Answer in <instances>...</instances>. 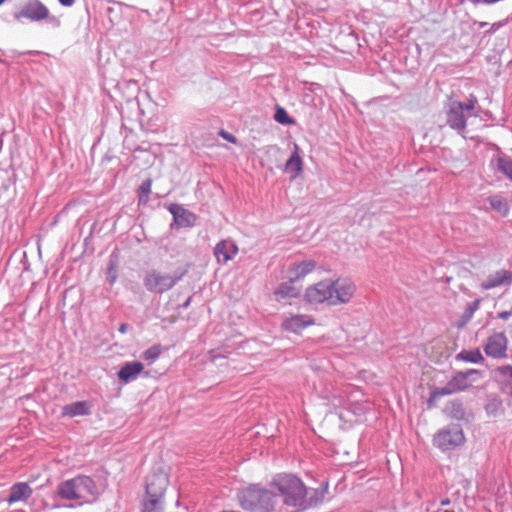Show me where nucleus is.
<instances>
[{"instance_id":"f3484780","label":"nucleus","mask_w":512,"mask_h":512,"mask_svg":"<svg viewBox=\"0 0 512 512\" xmlns=\"http://www.w3.org/2000/svg\"><path fill=\"white\" fill-rule=\"evenodd\" d=\"M91 413V404L87 401H76L62 407L63 417L86 416Z\"/></svg>"},{"instance_id":"473e14b6","label":"nucleus","mask_w":512,"mask_h":512,"mask_svg":"<svg viewBox=\"0 0 512 512\" xmlns=\"http://www.w3.org/2000/svg\"><path fill=\"white\" fill-rule=\"evenodd\" d=\"M479 306H480L479 299L469 303L468 307L465 310V316L468 319L472 318L473 314L479 309Z\"/></svg>"},{"instance_id":"37998d69","label":"nucleus","mask_w":512,"mask_h":512,"mask_svg":"<svg viewBox=\"0 0 512 512\" xmlns=\"http://www.w3.org/2000/svg\"><path fill=\"white\" fill-rule=\"evenodd\" d=\"M450 503H451V500L447 497L440 500L441 506H446V505H449Z\"/></svg>"},{"instance_id":"0eeeda50","label":"nucleus","mask_w":512,"mask_h":512,"mask_svg":"<svg viewBox=\"0 0 512 512\" xmlns=\"http://www.w3.org/2000/svg\"><path fill=\"white\" fill-rule=\"evenodd\" d=\"M480 372L476 369H468L466 371H460L455 373L451 379L443 387L435 388L428 403H431L433 399L440 398L442 396L451 395L460 391H464L472 385L475 379L471 376L479 375Z\"/></svg>"},{"instance_id":"4468645a","label":"nucleus","mask_w":512,"mask_h":512,"mask_svg":"<svg viewBox=\"0 0 512 512\" xmlns=\"http://www.w3.org/2000/svg\"><path fill=\"white\" fill-rule=\"evenodd\" d=\"M512 284V271L500 269L494 273H491L487 278L480 284L482 290H490L502 285Z\"/></svg>"},{"instance_id":"f704fd0d","label":"nucleus","mask_w":512,"mask_h":512,"mask_svg":"<svg viewBox=\"0 0 512 512\" xmlns=\"http://www.w3.org/2000/svg\"><path fill=\"white\" fill-rule=\"evenodd\" d=\"M508 23V19L500 20L498 22H494L490 28L485 32V35H492L500 28L504 27Z\"/></svg>"},{"instance_id":"f8f14e48","label":"nucleus","mask_w":512,"mask_h":512,"mask_svg":"<svg viewBox=\"0 0 512 512\" xmlns=\"http://www.w3.org/2000/svg\"><path fill=\"white\" fill-rule=\"evenodd\" d=\"M315 322L314 318L304 314H290L285 316L282 321V328L288 332L300 333L308 326L313 325Z\"/></svg>"},{"instance_id":"cd10ccee","label":"nucleus","mask_w":512,"mask_h":512,"mask_svg":"<svg viewBox=\"0 0 512 512\" xmlns=\"http://www.w3.org/2000/svg\"><path fill=\"white\" fill-rule=\"evenodd\" d=\"M117 87L120 90L126 89L128 91V95H127V99L128 100L130 98L136 97V95H137V93L139 91L138 82L135 81V80H124V81H121V82H119L117 84Z\"/></svg>"},{"instance_id":"aec40b11","label":"nucleus","mask_w":512,"mask_h":512,"mask_svg":"<svg viewBox=\"0 0 512 512\" xmlns=\"http://www.w3.org/2000/svg\"><path fill=\"white\" fill-rule=\"evenodd\" d=\"M32 494V490L30 486L25 482H19L14 484L10 488V493L8 495L7 501L12 504L18 501L27 500Z\"/></svg>"},{"instance_id":"a211bd4d","label":"nucleus","mask_w":512,"mask_h":512,"mask_svg":"<svg viewBox=\"0 0 512 512\" xmlns=\"http://www.w3.org/2000/svg\"><path fill=\"white\" fill-rule=\"evenodd\" d=\"M299 146L294 144V150L285 164V172L295 179L303 170V160L299 154Z\"/></svg>"},{"instance_id":"58836bf2","label":"nucleus","mask_w":512,"mask_h":512,"mask_svg":"<svg viewBox=\"0 0 512 512\" xmlns=\"http://www.w3.org/2000/svg\"><path fill=\"white\" fill-rule=\"evenodd\" d=\"M511 316H512L511 311H502L497 314V318L502 319V320H507Z\"/></svg>"},{"instance_id":"b1692460","label":"nucleus","mask_w":512,"mask_h":512,"mask_svg":"<svg viewBox=\"0 0 512 512\" xmlns=\"http://www.w3.org/2000/svg\"><path fill=\"white\" fill-rule=\"evenodd\" d=\"M487 201L489 202L491 208L499 212L502 216L508 215L509 206L501 195L490 196L488 197Z\"/></svg>"},{"instance_id":"dca6fc26","label":"nucleus","mask_w":512,"mask_h":512,"mask_svg":"<svg viewBox=\"0 0 512 512\" xmlns=\"http://www.w3.org/2000/svg\"><path fill=\"white\" fill-rule=\"evenodd\" d=\"M238 253L237 245L231 240H222L214 248V256L217 262L225 264Z\"/></svg>"},{"instance_id":"5701e85b","label":"nucleus","mask_w":512,"mask_h":512,"mask_svg":"<svg viewBox=\"0 0 512 512\" xmlns=\"http://www.w3.org/2000/svg\"><path fill=\"white\" fill-rule=\"evenodd\" d=\"M165 497L159 495H145L142 503V512H164Z\"/></svg>"},{"instance_id":"f257e3e1","label":"nucleus","mask_w":512,"mask_h":512,"mask_svg":"<svg viewBox=\"0 0 512 512\" xmlns=\"http://www.w3.org/2000/svg\"><path fill=\"white\" fill-rule=\"evenodd\" d=\"M356 291L355 284L349 278L323 280L309 286L304 294L310 304L327 303L336 306L348 303Z\"/></svg>"},{"instance_id":"49530a36","label":"nucleus","mask_w":512,"mask_h":512,"mask_svg":"<svg viewBox=\"0 0 512 512\" xmlns=\"http://www.w3.org/2000/svg\"><path fill=\"white\" fill-rule=\"evenodd\" d=\"M5 2V0H0V5H2Z\"/></svg>"},{"instance_id":"72a5a7b5","label":"nucleus","mask_w":512,"mask_h":512,"mask_svg":"<svg viewBox=\"0 0 512 512\" xmlns=\"http://www.w3.org/2000/svg\"><path fill=\"white\" fill-rule=\"evenodd\" d=\"M497 373L503 378L510 379L512 381V366L504 365L497 368Z\"/></svg>"},{"instance_id":"412c9836","label":"nucleus","mask_w":512,"mask_h":512,"mask_svg":"<svg viewBox=\"0 0 512 512\" xmlns=\"http://www.w3.org/2000/svg\"><path fill=\"white\" fill-rule=\"evenodd\" d=\"M295 282L296 281H291L290 277H288L287 281L279 284L274 291L277 300L298 297L300 295V288L294 285Z\"/></svg>"},{"instance_id":"4be33fe9","label":"nucleus","mask_w":512,"mask_h":512,"mask_svg":"<svg viewBox=\"0 0 512 512\" xmlns=\"http://www.w3.org/2000/svg\"><path fill=\"white\" fill-rule=\"evenodd\" d=\"M492 162H495L496 171L503 174L512 182V157L500 153Z\"/></svg>"},{"instance_id":"9b49d317","label":"nucleus","mask_w":512,"mask_h":512,"mask_svg":"<svg viewBox=\"0 0 512 512\" xmlns=\"http://www.w3.org/2000/svg\"><path fill=\"white\" fill-rule=\"evenodd\" d=\"M169 485V478L166 473L159 471L149 475L146 479V495H159L165 497L166 489Z\"/></svg>"},{"instance_id":"6ab92c4d","label":"nucleus","mask_w":512,"mask_h":512,"mask_svg":"<svg viewBox=\"0 0 512 512\" xmlns=\"http://www.w3.org/2000/svg\"><path fill=\"white\" fill-rule=\"evenodd\" d=\"M143 368L144 366L141 362H127L120 368L117 375L121 381L128 383L134 380Z\"/></svg>"},{"instance_id":"c756f323","label":"nucleus","mask_w":512,"mask_h":512,"mask_svg":"<svg viewBox=\"0 0 512 512\" xmlns=\"http://www.w3.org/2000/svg\"><path fill=\"white\" fill-rule=\"evenodd\" d=\"M274 119L275 121L282 125H291L295 123V120L288 115L287 111L284 108L280 106H277L276 108Z\"/></svg>"},{"instance_id":"f03ea898","label":"nucleus","mask_w":512,"mask_h":512,"mask_svg":"<svg viewBox=\"0 0 512 512\" xmlns=\"http://www.w3.org/2000/svg\"><path fill=\"white\" fill-rule=\"evenodd\" d=\"M240 506L251 512H270L278 501V495L260 484H250L237 493Z\"/></svg>"},{"instance_id":"4c0bfd02","label":"nucleus","mask_w":512,"mask_h":512,"mask_svg":"<svg viewBox=\"0 0 512 512\" xmlns=\"http://www.w3.org/2000/svg\"><path fill=\"white\" fill-rule=\"evenodd\" d=\"M219 135H220L223 139H225V140H227V141H229V142H231V143H236V141H237V139H236V137H235V136H233L231 133H229V132H227V131H225V130H221V131H220V133H219Z\"/></svg>"},{"instance_id":"423d86ee","label":"nucleus","mask_w":512,"mask_h":512,"mask_svg":"<svg viewBox=\"0 0 512 512\" xmlns=\"http://www.w3.org/2000/svg\"><path fill=\"white\" fill-rule=\"evenodd\" d=\"M187 273V270L164 274L157 270L148 271L144 277L145 288L152 293L163 294L172 289Z\"/></svg>"},{"instance_id":"9d476101","label":"nucleus","mask_w":512,"mask_h":512,"mask_svg":"<svg viewBox=\"0 0 512 512\" xmlns=\"http://www.w3.org/2000/svg\"><path fill=\"white\" fill-rule=\"evenodd\" d=\"M508 338L504 332H495L487 338L483 346L485 354L494 359L507 357Z\"/></svg>"},{"instance_id":"c9c22d12","label":"nucleus","mask_w":512,"mask_h":512,"mask_svg":"<svg viewBox=\"0 0 512 512\" xmlns=\"http://www.w3.org/2000/svg\"><path fill=\"white\" fill-rule=\"evenodd\" d=\"M117 279V273H116V264L113 261H110L109 267H108V281L110 284H113Z\"/></svg>"},{"instance_id":"a878e982","label":"nucleus","mask_w":512,"mask_h":512,"mask_svg":"<svg viewBox=\"0 0 512 512\" xmlns=\"http://www.w3.org/2000/svg\"><path fill=\"white\" fill-rule=\"evenodd\" d=\"M327 488H328V483H325L323 488L314 489L312 494L308 498L306 497L305 508L316 506L319 503H321L322 500L324 499V495H325Z\"/></svg>"},{"instance_id":"bb28decb","label":"nucleus","mask_w":512,"mask_h":512,"mask_svg":"<svg viewBox=\"0 0 512 512\" xmlns=\"http://www.w3.org/2000/svg\"><path fill=\"white\" fill-rule=\"evenodd\" d=\"M152 180L146 179L144 180L138 189V202L139 205H145L149 201V196L151 193Z\"/></svg>"},{"instance_id":"7c9ffc66","label":"nucleus","mask_w":512,"mask_h":512,"mask_svg":"<svg viewBox=\"0 0 512 512\" xmlns=\"http://www.w3.org/2000/svg\"><path fill=\"white\" fill-rule=\"evenodd\" d=\"M161 352H162L161 345H159V344L153 345L143 352V358L146 361L154 362L156 359H158Z\"/></svg>"},{"instance_id":"39448f33","label":"nucleus","mask_w":512,"mask_h":512,"mask_svg":"<svg viewBox=\"0 0 512 512\" xmlns=\"http://www.w3.org/2000/svg\"><path fill=\"white\" fill-rule=\"evenodd\" d=\"M478 104V99L475 95L470 94L467 102L453 100L449 103L446 110V123L447 125L462 134L466 130L467 119L470 116H476L473 111Z\"/></svg>"},{"instance_id":"a19ab883","label":"nucleus","mask_w":512,"mask_h":512,"mask_svg":"<svg viewBox=\"0 0 512 512\" xmlns=\"http://www.w3.org/2000/svg\"><path fill=\"white\" fill-rule=\"evenodd\" d=\"M191 301H192V296H189V297L185 300V302H183V303L180 305V308H182V309H186V308H188V307L190 306V304H191Z\"/></svg>"},{"instance_id":"20e7f679","label":"nucleus","mask_w":512,"mask_h":512,"mask_svg":"<svg viewBox=\"0 0 512 512\" xmlns=\"http://www.w3.org/2000/svg\"><path fill=\"white\" fill-rule=\"evenodd\" d=\"M271 485L277 488L286 505L305 509L307 489L300 478L292 474H277Z\"/></svg>"},{"instance_id":"2f4dec72","label":"nucleus","mask_w":512,"mask_h":512,"mask_svg":"<svg viewBox=\"0 0 512 512\" xmlns=\"http://www.w3.org/2000/svg\"><path fill=\"white\" fill-rule=\"evenodd\" d=\"M451 416L456 419H463L465 416V409L461 401L455 400L450 403Z\"/></svg>"},{"instance_id":"e433bc0d","label":"nucleus","mask_w":512,"mask_h":512,"mask_svg":"<svg viewBox=\"0 0 512 512\" xmlns=\"http://www.w3.org/2000/svg\"><path fill=\"white\" fill-rule=\"evenodd\" d=\"M47 23L54 29L59 28L61 26L60 19L55 15H50V12L48 11V17H45Z\"/></svg>"},{"instance_id":"393cba45","label":"nucleus","mask_w":512,"mask_h":512,"mask_svg":"<svg viewBox=\"0 0 512 512\" xmlns=\"http://www.w3.org/2000/svg\"><path fill=\"white\" fill-rule=\"evenodd\" d=\"M457 359H461L470 363H481L484 361V357L479 349L474 350H463L457 355Z\"/></svg>"},{"instance_id":"a18cd8bd","label":"nucleus","mask_w":512,"mask_h":512,"mask_svg":"<svg viewBox=\"0 0 512 512\" xmlns=\"http://www.w3.org/2000/svg\"><path fill=\"white\" fill-rule=\"evenodd\" d=\"M435 512H455L453 509H445V510H442V509H438L437 511Z\"/></svg>"},{"instance_id":"6e6552de","label":"nucleus","mask_w":512,"mask_h":512,"mask_svg":"<svg viewBox=\"0 0 512 512\" xmlns=\"http://www.w3.org/2000/svg\"><path fill=\"white\" fill-rule=\"evenodd\" d=\"M465 441L462 428L458 424H450L438 431L433 444L442 451H450L461 446Z\"/></svg>"},{"instance_id":"1a4fd4ad","label":"nucleus","mask_w":512,"mask_h":512,"mask_svg":"<svg viewBox=\"0 0 512 512\" xmlns=\"http://www.w3.org/2000/svg\"><path fill=\"white\" fill-rule=\"evenodd\" d=\"M48 17V8L40 0H27L21 9L14 13L16 20L22 18L31 22H39Z\"/></svg>"},{"instance_id":"ea45409f","label":"nucleus","mask_w":512,"mask_h":512,"mask_svg":"<svg viewBox=\"0 0 512 512\" xmlns=\"http://www.w3.org/2000/svg\"><path fill=\"white\" fill-rule=\"evenodd\" d=\"M62 6L71 7L74 5L75 0H58Z\"/></svg>"},{"instance_id":"c03bdc74","label":"nucleus","mask_w":512,"mask_h":512,"mask_svg":"<svg viewBox=\"0 0 512 512\" xmlns=\"http://www.w3.org/2000/svg\"><path fill=\"white\" fill-rule=\"evenodd\" d=\"M474 24L478 25L480 28L488 26V23L484 21H475Z\"/></svg>"},{"instance_id":"c85d7f7f","label":"nucleus","mask_w":512,"mask_h":512,"mask_svg":"<svg viewBox=\"0 0 512 512\" xmlns=\"http://www.w3.org/2000/svg\"><path fill=\"white\" fill-rule=\"evenodd\" d=\"M485 410L488 415L496 416L502 410V401L496 397L489 398L485 405Z\"/></svg>"},{"instance_id":"79ce46f5","label":"nucleus","mask_w":512,"mask_h":512,"mask_svg":"<svg viewBox=\"0 0 512 512\" xmlns=\"http://www.w3.org/2000/svg\"><path fill=\"white\" fill-rule=\"evenodd\" d=\"M128 328H129L128 324H126V323H122V324L119 326V329H118V330H119V332H121V333H126V332L128 331Z\"/></svg>"},{"instance_id":"ddd939ff","label":"nucleus","mask_w":512,"mask_h":512,"mask_svg":"<svg viewBox=\"0 0 512 512\" xmlns=\"http://www.w3.org/2000/svg\"><path fill=\"white\" fill-rule=\"evenodd\" d=\"M168 211L172 214L173 222L178 228L192 227L196 222V215L180 204H170Z\"/></svg>"},{"instance_id":"2eb2a0df","label":"nucleus","mask_w":512,"mask_h":512,"mask_svg":"<svg viewBox=\"0 0 512 512\" xmlns=\"http://www.w3.org/2000/svg\"><path fill=\"white\" fill-rule=\"evenodd\" d=\"M315 268L316 262L311 259L295 262L289 266L287 276L291 281H298L313 272Z\"/></svg>"},{"instance_id":"7ed1b4c3","label":"nucleus","mask_w":512,"mask_h":512,"mask_svg":"<svg viewBox=\"0 0 512 512\" xmlns=\"http://www.w3.org/2000/svg\"><path fill=\"white\" fill-rule=\"evenodd\" d=\"M57 494L66 500H79L80 504L94 502L99 494L96 482L87 475H78L61 482Z\"/></svg>"}]
</instances>
